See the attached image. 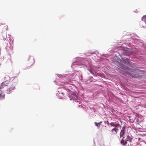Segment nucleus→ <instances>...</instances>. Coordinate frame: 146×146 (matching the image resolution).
I'll list each match as a JSON object with an SVG mask.
<instances>
[{"instance_id":"nucleus-1","label":"nucleus","mask_w":146,"mask_h":146,"mask_svg":"<svg viewBox=\"0 0 146 146\" xmlns=\"http://www.w3.org/2000/svg\"><path fill=\"white\" fill-rule=\"evenodd\" d=\"M139 70L130 69L129 70V72L127 73V74L131 78H139L141 77V75L139 74V73L137 74Z\"/></svg>"},{"instance_id":"nucleus-2","label":"nucleus","mask_w":146,"mask_h":146,"mask_svg":"<svg viewBox=\"0 0 146 146\" xmlns=\"http://www.w3.org/2000/svg\"><path fill=\"white\" fill-rule=\"evenodd\" d=\"M125 136H124L122 139L121 143L124 145H126L128 142H131L132 141V139L129 135H127V137L125 139Z\"/></svg>"},{"instance_id":"nucleus-3","label":"nucleus","mask_w":146,"mask_h":146,"mask_svg":"<svg viewBox=\"0 0 146 146\" xmlns=\"http://www.w3.org/2000/svg\"><path fill=\"white\" fill-rule=\"evenodd\" d=\"M15 88L14 87H11L8 85L7 87H6L5 88L3 89V90L5 91L6 93L9 94L10 91L13 90L15 89Z\"/></svg>"},{"instance_id":"nucleus-4","label":"nucleus","mask_w":146,"mask_h":146,"mask_svg":"<svg viewBox=\"0 0 146 146\" xmlns=\"http://www.w3.org/2000/svg\"><path fill=\"white\" fill-rule=\"evenodd\" d=\"M8 84L6 82H4L2 83L0 87V89L5 88L6 87L8 86Z\"/></svg>"},{"instance_id":"nucleus-5","label":"nucleus","mask_w":146,"mask_h":146,"mask_svg":"<svg viewBox=\"0 0 146 146\" xmlns=\"http://www.w3.org/2000/svg\"><path fill=\"white\" fill-rule=\"evenodd\" d=\"M119 129L114 128L111 130V131L113 134H116L119 131Z\"/></svg>"},{"instance_id":"nucleus-6","label":"nucleus","mask_w":146,"mask_h":146,"mask_svg":"<svg viewBox=\"0 0 146 146\" xmlns=\"http://www.w3.org/2000/svg\"><path fill=\"white\" fill-rule=\"evenodd\" d=\"M111 125L115 126V128L119 129V130L121 128V125L118 123H115V124H114L113 125Z\"/></svg>"},{"instance_id":"nucleus-7","label":"nucleus","mask_w":146,"mask_h":146,"mask_svg":"<svg viewBox=\"0 0 146 146\" xmlns=\"http://www.w3.org/2000/svg\"><path fill=\"white\" fill-rule=\"evenodd\" d=\"M5 95L0 90V100H2L5 98Z\"/></svg>"},{"instance_id":"nucleus-8","label":"nucleus","mask_w":146,"mask_h":146,"mask_svg":"<svg viewBox=\"0 0 146 146\" xmlns=\"http://www.w3.org/2000/svg\"><path fill=\"white\" fill-rule=\"evenodd\" d=\"M125 130L123 129L121 130L120 134V137H122L123 136L125 135Z\"/></svg>"},{"instance_id":"nucleus-9","label":"nucleus","mask_w":146,"mask_h":146,"mask_svg":"<svg viewBox=\"0 0 146 146\" xmlns=\"http://www.w3.org/2000/svg\"><path fill=\"white\" fill-rule=\"evenodd\" d=\"M102 123V121H100L99 123L95 122L94 123L95 125L97 127H99L101 124V123Z\"/></svg>"},{"instance_id":"nucleus-10","label":"nucleus","mask_w":146,"mask_h":146,"mask_svg":"<svg viewBox=\"0 0 146 146\" xmlns=\"http://www.w3.org/2000/svg\"><path fill=\"white\" fill-rule=\"evenodd\" d=\"M142 19L143 20L146 22V15L145 17H143Z\"/></svg>"},{"instance_id":"nucleus-11","label":"nucleus","mask_w":146,"mask_h":146,"mask_svg":"<svg viewBox=\"0 0 146 146\" xmlns=\"http://www.w3.org/2000/svg\"><path fill=\"white\" fill-rule=\"evenodd\" d=\"M124 63L126 64H129V61L128 60H126V61H125L124 62Z\"/></svg>"},{"instance_id":"nucleus-12","label":"nucleus","mask_w":146,"mask_h":146,"mask_svg":"<svg viewBox=\"0 0 146 146\" xmlns=\"http://www.w3.org/2000/svg\"><path fill=\"white\" fill-rule=\"evenodd\" d=\"M73 96H74V98H75L76 99L77 98V97L76 95L75 94L73 95Z\"/></svg>"},{"instance_id":"nucleus-13","label":"nucleus","mask_w":146,"mask_h":146,"mask_svg":"<svg viewBox=\"0 0 146 146\" xmlns=\"http://www.w3.org/2000/svg\"><path fill=\"white\" fill-rule=\"evenodd\" d=\"M135 119L136 120V122H137L138 123L139 122V120L138 119V118H135Z\"/></svg>"},{"instance_id":"nucleus-14","label":"nucleus","mask_w":146,"mask_h":146,"mask_svg":"<svg viewBox=\"0 0 146 146\" xmlns=\"http://www.w3.org/2000/svg\"><path fill=\"white\" fill-rule=\"evenodd\" d=\"M125 127H126L125 126H124L122 127V129H123V130H125Z\"/></svg>"},{"instance_id":"nucleus-15","label":"nucleus","mask_w":146,"mask_h":146,"mask_svg":"<svg viewBox=\"0 0 146 146\" xmlns=\"http://www.w3.org/2000/svg\"><path fill=\"white\" fill-rule=\"evenodd\" d=\"M115 123H111V125H113L114 124H115Z\"/></svg>"}]
</instances>
